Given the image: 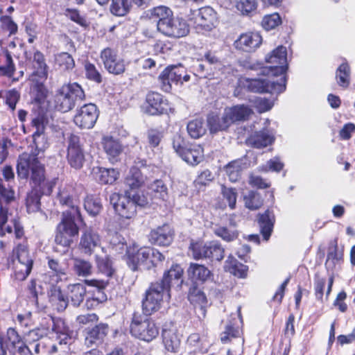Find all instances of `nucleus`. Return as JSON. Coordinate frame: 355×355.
<instances>
[{"mask_svg": "<svg viewBox=\"0 0 355 355\" xmlns=\"http://www.w3.org/2000/svg\"><path fill=\"white\" fill-rule=\"evenodd\" d=\"M19 180H29L34 187H41L46 183V169L37 154L24 152L18 156L16 164Z\"/></svg>", "mask_w": 355, "mask_h": 355, "instance_id": "nucleus-1", "label": "nucleus"}, {"mask_svg": "<svg viewBox=\"0 0 355 355\" xmlns=\"http://www.w3.org/2000/svg\"><path fill=\"white\" fill-rule=\"evenodd\" d=\"M110 202L116 215L125 220L134 219L137 216V207H144L148 203L144 195L139 192L130 194L128 191H124L123 194L116 192L112 193Z\"/></svg>", "mask_w": 355, "mask_h": 355, "instance_id": "nucleus-2", "label": "nucleus"}, {"mask_svg": "<svg viewBox=\"0 0 355 355\" xmlns=\"http://www.w3.org/2000/svg\"><path fill=\"white\" fill-rule=\"evenodd\" d=\"M86 96L82 87L77 83L62 85L53 96L55 109L65 113L71 110L77 102L85 101Z\"/></svg>", "mask_w": 355, "mask_h": 355, "instance_id": "nucleus-3", "label": "nucleus"}, {"mask_svg": "<svg viewBox=\"0 0 355 355\" xmlns=\"http://www.w3.org/2000/svg\"><path fill=\"white\" fill-rule=\"evenodd\" d=\"M17 195L13 187H6L0 178V236L13 232V226L7 225L12 216L11 207L17 202Z\"/></svg>", "mask_w": 355, "mask_h": 355, "instance_id": "nucleus-4", "label": "nucleus"}, {"mask_svg": "<svg viewBox=\"0 0 355 355\" xmlns=\"http://www.w3.org/2000/svg\"><path fill=\"white\" fill-rule=\"evenodd\" d=\"M144 113L148 116H158L175 113L172 103L161 93L148 91L141 105Z\"/></svg>", "mask_w": 355, "mask_h": 355, "instance_id": "nucleus-5", "label": "nucleus"}, {"mask_svg": "<svg viewBox=\"0 0 355 355\" xmlns=\"http://www.w3.org/2000/svg\"><path fill=\"white\" fill-rule=\"evenodd\" d=\"M159 331V327L152 318H145L138 313L132 314L130 324V332L132 336L148 343L157 338Z\"/></svg>", "mask_w": 355, "mask_h": 355, "instance_id": "nucleus-6", "label": "nucleus"}, {"mask_svg": "<svg viewBox=\"0 0 355 355\" xmlns=\"http://www.w3.org/2000/svg\"><path fill=\"white\" fill-rule=\"evenodd\" d=\"M76 218L70 216L67 213L62 217L55 229V243L67 250L77 241L79 227L76 223Z\"/></svg>", "mask_w": 355, "mask_h": 355, "instance_id": "nucleus-7", "label": "nucleus"}, {"mask_svg": "<svg viewBox=\"0 0 355 355\" xmlns=\"http://www.w3.org/2000/svg\"><path fill=\"white\" fill-rule=\"evenodd\" d=\"M8 351L15 355H34L15 328L7 329L5 336L0 332V355H7Z\"/></svg>", "mask_w": 355, "mask_h": 355, "instance_id": "nucleus-8", "label": "nucleus"}, {"mask_svg": "<svg viewBox=\"0 0 355 355\" xmlns=\"http://www.w3.org/2000/svg\"><path fill=\"white\" fill-rule=\"evenodd\" d=\"M189 249L196 260L207 259L211 262L221 261L225 257V248L218 241L192 242Z\"/></svg>", "mask_w": 355, "mask_h": 355, "instance_id": "nucleus-9", "label": "nucleus"}, {"mask_svg": "<svg viewBox=\"0 0 355 355\" xmlns=\"http://www.w3.org/2000/svg\"><path fill=\"white\" fill-rule=\"evenodd\" d=\"M164 297L167 299L166 291L159 287L157 283L151 282L141 302L143 314L150 316L159 311L162 307Z\"/></svg>", "mask_w": 355, "mask_h": 355, "instance_id": "nucleus-10", "label": "nucleus"}, {"mask_svg": "<svg viewBox=\"0 0 355 355\" xmlns=\"http://www.w3.org/2000/svg\"><path fill=\"white\" fill-rule=\"evenodd\" d=\"M59 178L54 177L47 180L45 184L37 188H32L27 193L25 205L28 214L36 213L41 210V198L43 195L50 196L58 184Z\"/></svg>", "mask_w": 355, "mask_h": 355, "instance_id": "nucleus-11", "label": "nucleus"}, {"mask_svg": "<svg viewBox=\"0 0 355 355\" xmlns=\"http://www.w3.org/2000/svg\"><path fill=\"white\" fill-rule=\"evenodd\" d=\"M286 78L285 76L280 78V82H270L261 78H249L244 80L243 86L246 89L252 93H282L286 90Z\"/></svg>", "mask_w": 355, "mask_h": 355, "instance_id": "nucleus-12", "label": "nucleus"}, {"mask_svg": "<svg viewBox=\"0 0 355 355\" xmlns=\"http://www.w3.org/2000/svg\"><path fill=\"white\" fill-rule=\"evenodd\" d=\"M100 58L104 68L109 73L114 76L123 75L126 69V63L121 58L116 49L106 47L101 50Z\"/></svg>", "mask_w": 355, "mask_h": 355, "instance_id": "nucleus-13", "label": "nucleus"}, {"mask_svg": "<svg viewBox=\"0 0 355 355\" xmlns=\"http://www.w3.org/2000/svg\"><path fill=\"white\" fill-rule=\"evenodd\" d=\"M184 269L180 264L173 263L171 267L166 270L160 280L154 282L157 283L162 289L166 291L167 300L171 298V290L173 286L180 288L183 283Z\"/></svg>", "mask_w": 355, "mask_h": 355, "instance_id": "nucleus-14", "label": "nucleus"}, {"mask_svg": "<svg viewBox=\"0 0 355 355\" xmlns=\"http://www.w3.org/2000/svg\"><path fill=\"white\" fill-rule=\"evenodd\" d=\"M99 116V110L94 103H87L76 112L73 122L80 129L92 128Z\"/></svg>", "mask_w": 355, "mask_h": 355, "instance_id": "nucleus-15", "label": "nucleus"}, {"mask_svg": "<svg viewBox=\"0 0 355 355\" xmlns=\"http://www.w3.org/2000/svg\"><path fill=\"white\" fill-rule=\"evenodd\" d=\"M67 159L69 164L76 169L81 168L85 159L80 137L71 133L67 138Z\"/></svg>", "mask_w": 355, "mask_h": 355, "instance_id": "nucleus-16", "label": "nucleus"}, {"mask_svg": "<svg viewBox=\"0 0 355 355\" xmlns=\"http://www.w3.org/2000/svg\"><path fill=\"white\" fill-rule=\"evenodd\" d=\"M71 189V186L65 187L63 189H60L58 193L60 204L69 207L68 210L62 212V217H65L67 213L70 216H73L78 218L79 222L83 223V218L79 207L80 200L78 196L70 192Z\"/></svg>", "mask_w": 355, "mask_h": 355, "instance_id": "nucleus-17", "label": "nucleus"}, {"mask_svg": "<svg viewBox=\"0 0 355 355\" xmlns=\"http://www.w3.org/2000/svg\"><path fill=\"white\" fill-rule=\"evenodd\" d=\"M266 62L271 64L268 67V72L275 76H286L288 69L287 50L282 45L278 46L271 54L266 58Z\"/></svg>", "mask_w": 355, "mask_h": 355, "instance_id": "nucleus-18", "label": "nucleus"}, {"mask_svg": "<svg viewBox=\"0 0 355 355\" xmlns=\"http://www.w3.org/2000/svg\"><path fill=\"white\" fill-rule=\"evenodd\" d=\"M110 328L108 324L100 322L85 330V345L87 347H98L105 341Z\"/></svg>", "mask_w": 355, "mask_h": 355, "instance_id": "nucleus-19", "label": "nucleus"}, {"mask_svg": "<svg viewBox=\"0 0 355 355\" xmlns=\"http://www.w3.org/2000/svg\"><path fill=\"white\" fill-rule=\"evenodd\" d=\"M158 31L168 37L180 38L189 34V26L182 17L173 15Z\"/></svg>", "mask_w": 355, "mask_h": 355, "instance_id": "nucleus-20", "label": "nucleus"}, {"mask_svg": "<svg viewBox=\"0 0 355 355\" xmlns=\"http://www.w3.org/2000/svg\"><path fill=\"white\" fill-rule=\"evenodd\" d=\"M150 251L149 247L140 248L134 245L128 247L125 255L128 266L132 271L138 270L140 266L146 263L150 258Z\"/></svg>", "mask_w": 355, "mask_h": 355, "instance_id": "nucleus-21", "label": "nucleus"}, {"mask_svg": "<svg viewBox=\"0 0 355 355\" xmlns=\"http://www.w3.org/2000/svg\"><path fill=\"white\" fill-rule=\"evenodd\" d=\"M175 232L170 225L164 223L152 229L148 236V241L155 245L160 247L169 246L174 239Z\"/></svg>", "mask_w": 355, "mask_h": 355, "instance_id": "nucleus-22", "label": "nucleus"}, {"mask_svg": "<svg viewBox=\"0 0 355 355\" xmlns=\"http://www.w3.org/2000/svg\"><path fill=\"white\" fill-rule=\"evenodd\" d=\"M101 144L110 163L115 164L120 162L123 146L118 139L110 135H105L101 139Z\"/></svg>", "mask_w": 355, "mask_h": 355, "instance_id": "nucleus-23", "label": "nucleus"}, {"mask_svg": "<svg viewBox=\"0 0 355 355\" xmlns=\"http://www.w3.org/2000/svg\"><path fill=\"white\" fill-rule=\"evenodd\" d=\"M32 112L33 117L31 124L32 127L35 128L32 137L34 143L36 144V139L44 134L46 127L49 123V110L42 106H37L33 107Z\"/></svg>", "mask_w": 355, "mask_h": 355, "instance_id": "nucleus-24", "label": "nucleus"}, {"mask_svg": "<svg viewBox=\"0 0 355 355\" xmlns=\"http://www.w3.org/2000/svg\"><path fill=\"white\" fill-rule=\"evenodd\" d=\"M30 89L33 95L32 103L34 107L42 106L46 102L49 90L45 85L47 78L42 79L40 77H29Z\"/></svg>", "mask_w": 355, "mask_h": 355, "instance_id": "nucleus-25", "label": "nucleus"}, {"mask_svg": "<svg viewBox=\"0 0 355 355\" xmlns=\"http://www.w3.org/2000/svg\"><path fill=\"white\" fill-rule=\"evenodd\" d=\"M25 59L26 61L31 62L33 72L29 77H40L42 79L48 78L49 67L46 62V58L42 52L36 49L33 52V57L28 55L27 52L24 53Z\"/></svg>", "mask_w": 355, "mask_h": 355, "instance_id": "nucleus-26", "label": "nucleus"}, {"mask_svg": "<svg viewBox=\"0 0 355 355\" xmlns=\"http://www.w3.org/2000/svg\"><path fill=\"white\" fill-rule=\"evenodd\" d=\"M101 237L92 227H86L82 231L79 248L86 254L91 255L100 244Z\"/></svg>", "mask_w": 355, "mask_h": 355, "instance_id": "nucleus-27", "label": "nucleus"}, {"mask_svg": "<svg viewBox=\"0 0 355 355\" xmlns=\"http://www.w3.org/2000/svg\"><path fill=\"white\" fill-rule=\"evenodd\" d=\"M262 42L261 35L256 32L241 34L234 42V46L239 50L245 52L254 51Z\"/></svg>", "mask_w": 355, "mask_h": 355, "instance_id": "nucleus-28", "label": "nucleus"}, {"mask_svg": "<svg viewBox=\"0 0 355 355\" xmlns=\"http://www.w3.org/2000/svg\"><path fill=\"white\" fill-rule=\"evenodd\" d=\"M187 275L192 284H204L212 276V272L205 265L190 263L187 268Z\"/></svg>", "mask_w": 355, "mask_h": 355, "instance_id": "nucleus-29", "label": "nucleus"}, {"mask_svg": "<svg viewBox=\"0 0 355 355\" xmlns=\"http://www.w3.org/2000/svg\"><path fill=\"white\" fill-rule=\"evenodd\" d=\"M33 263V260L21 261L11 259L9 265H11L12 270V278L17 282L25 280L32 271Z\"/></svg>", "mask_w": 355, "mask_h": 355, "instance_id": "nucleus-30", "label": "nucleus"}, {"mask_svg": "<svg viewBox=\"0 0 355 355\" xmlns=\"http://www.w3.org/2000/svg\"><path fill=\"white\" fill-rule=\"evenodd\" d=\"M275 217L272 210L267 209L257 215V223L263 240L268 241L273 231Z\"/></svg>", "mask_w": 355, "mask_h": 355, "instance_id": "nucleus-31", "label": "nucleus"}, {"mask_svg": "<svg viewBox=\"0 0 355 355\" xmlns=\"http://www.w3.org/2000/svg\"><path fill=\"white\" fill-rule=\"evenodd\" d=\"M217 21L216 12L210 6H205L199 9L195 24L205 31H211Z\"/></svg>", "mask_w": 355, "mask_h": 355, "instance_id": "nucleus-32", "label": "nucleus"}, {"mask_svg": "<svg viewBox=\"0 0 355 355\" xmlns=\"http://www.w3.org/2000/svg\"><path fill=\"white\" fill-rule=\"evenodd\" d=\"M187 299L196 309L200 308L203 317H205L208 300L205 293L198 287V284H192L189 287Z\"/></svg>", "mask_w": 355, "mask_h": 355, "instance_id": "nucleus-33", "label": "nucleus"}, {"mask_svg": "<svg viewBox=\"0 0 355 355\" xmlns=\"http://www.w3.org/2000/svg\"><path fill=\"white\" fill-rule=\"evenodd\" d=\"M144 178L140 168L137 166H132L124 180L126 187L125 191H128L130 194H134V193L138 192V190L144 186Z\"/></svg>", "mask_w": 355, "mask_h": 355, "instance_id": "nucleus-34", "label": "nucleus"}, {"mask_svg": "<svg viewBox=\"0 0 355 355\" xmlns=\"http://www.w3.org/2000/svg\"><path fill=\"white\" fill-rule=\"evenodd\" d=\"M252 113V110L248 105H234L225 112L230 125L238 121L248 120Z\"/></svg>", "mask_w": 355, "mask_h": 355, "instance_id": "nucleus-35", "label": "nucleus"}, {"mask_svg": "<svg viewBox=\"0 0 355 355\" xmlns=\"http://www.w3.org/2000/svg\"><path fill=\"white\" fill-rule=\"evenodd\" d=\"M16 72V66L11 52L8 49L0 51V76L10 78Z\"/></svg>", "mask_w": 355, "mask_h": 355, "instance_id": "nucleus-36", "label": "nucleus"}, {"mask_svg": "<svg viewBox=\"0 0 355 355\" xmlns=\"http://www.w3.org/2000/svg\"><path fill=\"white\" fill-rule=\"evenodd\" d=\"M274 137L263 130L256 131L245 140L247 146L254 148H263L274 142Z\"/></svg>", "mask_w": 355, "mask_h": 355, "instance_id": "nucleus-37", "label": "nucleus"}, {"mask_svg": "<svg viewBox=\"0 0 355 355\" xmlns=\"http://www.w3.org/2000/svg\"><path fill=\"white\" fill-rule=\"evenodd\" d=\"M203 158L204 148L202 145L196 143H190L182 157L184 162L193 166L200 163Z\"/></svg>", "mask_w": 355, "mask_h": 355, "instance_id": "nucleus-38", "label": "nucleus"}, {"mask_svg": "<svg viewBox=\"0 0 355 355\" xmlns=\"http://www.w3.org/2000/svg\"><path fill=\"white\" fill-rule=\"evenodd\" d=\"M49 298L51 306L58 312L64 311L68 306V298L63 294L59 286H52L51 287Z\"/></svg>", "mask_w": 355, "mask_h": 355, "instance_id": "nucleus-39", "label": "nucleus"}, {"mask_svg": "<svg viewBox=\"0 0 355 355\" xmlns=\"http://www.w3.org/2000/svg\"><path fill=\"white\" fill-rule=\"evenodd\" d=\"M52 331L55 333L59 344H67L71 340L73 331L69 329L66 322L62 318H53Z\"/></svg>", "mask_w": 355, "mask_h": 355, "instance_id": "nucleus-40", "label": "nucleus"}, {"mask_svg": "<svg viewBox=\"0 0 355 355\" xmlns=\"http://www.w3.org/2000/svg\"><path fill=\"white\" fill-rule=\"evenodd\" d=\"M225 270L234 276L244 279L248 276V266L239 262L232 255H229L225 262Z\"/></svg>", "mask_w": 355, "mask_h": 355, "instance_id": "nucleus-41", "label": "nucleus"}, {"mask_svg": "<svg viewBox=\"0 0 355 355\" xmlns=\"http://www.w3.org/2000/svg\"><path fill=\"white\" fill-rule=\"evenodd\" d=\"M335 79L338 85L343 89H346L349 87L351 67L346 58L343 59V62L337 68Z\"/></svg>", "mask_w": 355, "mask_h": 355, "instance_id": "nucleus-42", "label": "nucleus"}, {"mask_svg": "<svg viewBox=\"0 0 355 355\" xmlns=\"http://www.w3.org/2000/svg\"><path fill=\"white\" fill-rule=\"evenodd\" d=\"M162 340L164 347L168 352L177 353L179 351L181 340L176 331L164 329L162 332Z\"/></svg>", "mask_w": 355, "mask_h": 355, "instance_id": "nucleus-43", "label": "nucleus"}, {"mask_svg": "<svg viewBox=\"0 0 355 355\" xmlns=\"http://www.w3.org/2000/svg\"><path fill=\"white\" fill-rule=\"evenodd\" d=\"M207 123L211 134L227 130L230 126L225 113L222 117L213 113L209 114L207 117Z\"/></svg>", "mask_w": 355, "mask_h": 355, "instance_id": "nucleus-44", "label": "nucleus"}, {"mask_svg": "<svg viewBox=\"0 0 355 355\" xmlns=\"http://www.w3.org/2000/svg\"><path fill=\"white\" fill-rule=\"evenodd\" d=\"M73 56L67 52H61L55 55L54 66L61 73L69 72L75 67Z\"/></svg>", "mask_w": 355, "mask_h": 355, "instance_id": "nucleus-45", "label": "nucleus"}, {"mask_svg": "<svg viewBox=\"0 0 355 355\" xmlns=\"http://www.w3.org/2000/svg\"><path fill=\"white\" fill-rule=\"evenodd\" d=\"M173 15V11L165 6H159L150 10V17L157 22V30L159 31Z\"/></svg>", "mask_w": 355, "mask_h": 355, "instance_id": "nucleus-46", "label": "nucleus"}, {"mask_svg": "<svg viewBox=\"0 0 355 355\" xmlns=\"http://www.w3.org/2000/svg\"><path fill=\"white\" fill-rule=\"evenodd\" d=\"M97 180L101 184H114L120 177V171L118 168L99 167L98 168Z\"/></svg>", "mask_w": 355, "mask_h": 355, "instance_id": "nucleus-47", "label": "nucleus"}, {"mask_svg": "<svg viewBox=\"0 0 355 355\" xmlns=\"http://www.w3.org/2000/svg\"><path fill=\"white\" fill-rule=\"evenodd\" d=\"M95 261L98 272L105 275L107 278L110 279L115 274L116 270L110 256L101 257L96 255Z\"/></svg>", "mask_w": 355, "mask_h": 355, "instance_id": "nucleus-48", "label": "nucleus"}, {"mask_svg": "<svg viewBox=\"0 0 355 355\" xmlns=\"http://www.w3.org/2000/svg\"><path fill=\"white\" fill-rule=\"evenodd\" d=\"M11 259L15 260H33L30 254V245L28 239L16 243L11 252Z\"/></svg>", "mask_w": 355, "mask_h": 355, "instance_id": "nucleus-49", "label": "nucleus"}, {"mask_svg": "<svg viewBox=\"0 0 355 355\" xmlns=\"http://www.w3.org/2000/svg\"><path fill=\"white\" fill-rule=\"evenodd\" d=\"M85 288L80 284H74L67 287V298L74 306H78L84 300Z\"/></svg>", "mask_w": 355, "mask_h": 355, "instance_id": "nucleus-50", "label": "nucleus"}, {"mask_svg": "<svg viewBox=\"0 0 355 355\" xmlns=\"http://www.w3.org/2000/svg\"><path fill=\"white\" fill-rule=\"evenodd\" d=\"M64 15L70 19L71 21L76 23L82 27L84 30H87L89 27V21L87 18L80 14V10L75 8H64Z\"/></svg>", "mask_w": 355, "mask_h": 355, "instance_id": "nucleus-51", "label": "nucleus"}, {"mask_svg": "<svg viewBox=\"0 0 355 355\" xmlns=\"http://www.w3.org/2000/svg\"><path fill=\"white\" fill-rule=\"evenodd\" d=\"M245 207L250 210H257L263 205V198L261 193L255 191H250L243 196Z\"/></svg>", "mask_w": 355, "mask_h": 355, "instance_id": "nucleus-52", "label": "nucleus"}, {"mask_svg": "<svg viewBox=\"0 0 355 355\" xmlns=\"http://www.w3.org/2000/svg\"><path fill=\"white\" fill-rule=\"evenodd\" d=\"M42 287L37 283V280L31 279L25 288V295L28 302L38 305V295L42 293Z\"/></svg>", "mask_w": 355, "mask_h": 355, "instance_id": "nucleus-53", "label": "nucleus"}, {"mask_svg": "<svg viewBox=\"0 0 355 355\" xmlns=\"http://www.w3.org/2000/svg\"><path fill=\"white\" fill-rule=\"evenodd\" d=\"M18 32V25L12 18L7 15L0 16V33L8 37L15 35Z\"/></svg>", "mask_w": 355, "mask_h": 355, "instance_id": "nucleus-54", "label": "nucleus"}, {"mask_svg": "<svg viewBox=\"0 0 355 355\" xmlns=\"http://www.w3.org/2000/svg\"><path fill=\"white\" fill-rule=\"evenodd\" d=\"M189 135L193 139H199L206 133L204 121L201 119H195L189 121L187 125Z\"/></svg>", "mask_w": 355, "mask_h": 355, "instance_id": "nucleus-55", "label": "nucleus"}, {"mask_svg": "<svg viewBox=\"0 0 355 355\" xmlns=\"http://www.w3.org/2000/svg\"><path fill=\"white\" fill-rule=\"evenodd\" d=\"M132 0H112L110 10L115 16L122 17L129 12Z\"/></svg>", "mask_w": 355, "mask_h": 355, "instance_id": "nucleus-56", "label": "nucleus"}, {"mask_svg": "<svg viewBox=\"0 0 355 355\" xmlns=\"http://www.w3.org/2000/svg\"><path fill=\"white\" fill-rule=\"evenodd\" d=\"M224 171L232 182H236L241 178L242 168L240 162L237 160L228 163L224 167Z\"/></svg>", "mask_w": 355, "mask_h": 355, "instance_id": "nucleus-57", "label": "nucleus"}, {"mask_svg": "<svg viewBox=\"0 0 355 355\" xmlns=\"http://www.w3.org/2000/svg\"><path fill=\"white\" fill-rule=\"evenodd\" d=\"M214 232L216 236L221 238L226 242H232L239 236V232L236 230L226 226L217 225Z\"/></svg>", "mask_w": 355, "mask_h": 355, "instance_id": "nucleus-58", "label": "nucleus"}, {"mask_svg": "<svg viewBox=\"0 0 355 355\" xmlns=\"http://www.w3.org/2000/svg\"><path fill=\"white\" fill-rule=\"evenodd\" d=\"M84 207L88 214L96 216L101 211L102 205L98 198L90 195L85 198Z\"/></svg>", "mask_w": 355, "mask_h": 355, "instance_id": "nucleus-59", "label": "nucleus"}, {"mask_svg": "<svg viewBox=\"0 0 355 355\" xmlns=\"http://www.w3.org/2000/svg\"><path fill=\"white\" fill-rule=\"evenodd\" d=\"M282 24V19L278 12L266 15L261 20V26L266 31L275 29Z\"/></svg>", "mask_w": 355, "mask_h": 355, "instance_id": "nucleus-60", "label": "nucleus"}, {"mask_svg": "<svg viewBox=\"0 0 355 355\" xmlns=\"http://www.w3.org/2000/svg\"><path fill=\"white\" fill-rule=\"evenodd\" d=\"M74 270L78 276L87 277L92 273V264L82 259H76L74 263Z\"/></svg>", "mask_w": 355, "mask_h": 355, "instance_id": "nucleus-61", "label": "nucleus"}, {"mask_svg": "<svg viewBox=\"0 0 355 355\" xmlns=\"http://www.w3.org/2000/svg\"><path fill=\"white\" fill-rule=\"evenodd\" d=\"M147 142L150 148H155L159 146L163 137V131L157 128H150L146 132Z\"/></svg>", "mask_w": 355, "mask_h": 355, "instance_id": "nucleus-62", "label": "nucleus"}, {"mask_svg": "<svg viewBox=\"0 0 355 355\" xmlns=\"http://www.w3.org/2000/svg\"><path fill=\"white\" fill-rule=\"evenodd\" d=\"M190 143L187 142L183 136L176 133L172 138V146L177 155L182 158L184 152L187 150Z\"/></svg>", "mask_w": 355, "mask_h": 355, "instance_id": "nucleus-63", "label": "nucleus"}, {"mask_svg": "<svg viewBox=\"0 0 355 355\" xmlns=\"http://www.w3.org/2000/svg\"><path fill=\"white\" fill-rule=\"evenodd\" d=\"M85 77L94 83H101L103 81L102 76L96 66L89 61H85L84 63Z\"/></svg>", "mask_w": 355, "mask_h": 355, "instance_id": "nucleus-64", "label": "nucleus"}]
</instances>
